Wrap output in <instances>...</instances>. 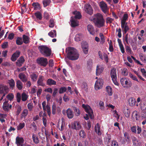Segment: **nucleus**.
I'll use <instances>...</instances> for the list:
<instances>
[{"instance_id": "nucleus-34", "label": "nucleus", "mask_w": 146, "mask_h": 146, "mask_svg": "<svg viewBox=\"0 0 146 146\" xmlns=\"http://www.w3.org/2000/svg\"><path fill=\"white\" fill-rule=\"evenodd\" d=\"M106 90L109 96H111L113 94L112 90L110 86H106Z\"/></svg>"}, {"instance_id": "nucleus-22", "label": "nucleus", "mask_w": 146, "mask_h": 146, "mask_svg": "<svg viewBox=\"0 0 146 146\" xmlns=\"http://www.w3.org/2000/svg\"><path fill=\"white\" fill-rule=\"evenodd\" d=\"M125 85H124L123 87L124 88L126 89L130 88L132 85L131 82L127 79L126 80H125Z\"/></svg>"}, {"instance_id": "nucleus-26", "label": "nucleus", "mask_w": 146, "mask_h": 146, "mask_svg": "<svg viewBox=\"0 0 146 146\" xmlns=\"http://www.w3.org/2000/svg\"><path fill=\"white\" fill-rule=\"evenodd\" d=\"M139 113L136 111H133L132 114V117L133 118H135L137 121L139 119Z\"/></svg>"}, {"instance_id": "nucleus-43", "label": "nucleus", "mask_w": 146, "mask_h": 146, "mask_svg": "<svg viewBox=\"0 0 146 146\" xmlns=\"http://www.w3.org/2000/svg\"><path fill=\"white\" fill-rule=\"evenodd\" d=\"M28 110L27 109H24L21 113V117L23 118V117H26L28 114Z\"/></svg>"}, {"instance_id": "nucleus-2", "label": "nucleus", "mask_w": 146, "mask_h": 146, "mask_svg": "<svg viewBox=\"0 0 146 146\" xmlns=\"http://www.w3.org/2000/svg\"><path fill=\"white\" fill-rule=\"evenodd\" d=\"M93 19L95 25L98 28H100L105 26V21L102 14L99 13L96 14Z\"/></svg>"}, {"instance_id": "nucleus-23", "label": "nucleus", "mask_w": 146, "mask_h": 146, "mask_svg": "<svg viewBox=\"0 0 146 146\" xmlns=\"http://www.w3.org/2000/svg\"><path fill=\"white\" fill-rule=\"evenodd\" d=\"M130 106H133L135 105L136 102L135 99L133 97L130 98L128 100Z\"/></svg>"}, {"instance_id": "nucleus-19", "label": "nucleus", "mask_w": 146, "mask_h": 146, "mask_svg": "<svg viewBox=\"0 0 146 146\" xmlns=\"http://www.w3.org/2000/svg\"><path fill=\"white\" fill-rule=\"evenodd\" d=\"M110 75L112 78H117L116 70L115 68H113L110 71Z\"/></svg>"}, {"instance_id": "nucleus-52", "label": "nucleus", "mask_w": 146, "mask_h": 146, "mask_svg": "<svg viewBox=\"0 0 146 146\" xmlns=\"http://www.w3.org/2000/svg\"><path fill=\"white\" fill-rule=\"evenodd\" d=\"M79 135L80 137L83 138H85L86 137V134L85 131L83 130H81L79 132Z\"/></svg>"}, {"instance_id": "nucleus-60", "label": "nucleus", "mask_w": 146, "mask_h": 146, "mask_svg": "<svg viewBox=\"0 0 146 146\" xmlns=\"http://www.w3.org/2000/svg\"><path fill=\"white\" fill-rule=\"evenodd\" d=\"M22 110L21 107V106H19L17 108L16 112V115H18L20 113Z\"/></svg>"}, {"instance_id": "nucleus-51", "label": "nucleus", "mask_w": 146, "mask_h": 146, "mask_svg": "<svg viewBox=\"0 0 146 146\" xmlns=\"http://www.w3.org/2000/svg\"><path fill=\"white\" fill-rule=\"evenodd\" d=\"M42 3L44 7H46L49 5L50 3V1L49 0H43Z\"/></svg>"}, {"instance_id": "nucleus-50", "label": "nucleus", "mask_w": 146, "mask_h": 146, "mask_svg": "<svg viewBox=\"0 0 146 146\" xmlns=\"http://www.w3.org/2000/svg\"><path fill=\"white\" fill-rule=\"evenodd\" d=\"M137 127L136 125L133 126L131 127V130L132 133L134 134L137 133Z\"/></svg>"}, {"instance_id": "nucleus-17", "label": "nucleus", "mask_w": 146, "mask_h": 146, "mask_svg": "<svg viewBox=\"0 0 146 146\" xmlns=\"http://www.w3.org/2000/svg\"><path fill=\"white\" fill-rule=\"evenodd\" d=\"M24 142V140L23 138L17 136L16 139V143L18 146L21 145Z\"/></svg>"}, {"instance_id": "nucleus-38", "label": "nucleus", "mask_w": 146, "mask_h": 146, "mask_svg": "<svg viewBox=\"0 0 146 146\" xmlns=\"http://www.w3.org/2000/svg\"><path fill=\"white\" fill-rule=\"evenodd\" d=\"M23 43V42L22 41V38L21 37H17L16 40V44H17L20 45L22 44Z\"/></svg>"}, {"instance_id": "nucleus-44", "label": "nucleus", "mask_w": 146, "mask_h": 146, "mask_svg": "<svg viewBox=\"0 0 146 146\" xmlns=\"http://www.w3.org/2000/svg\"><path fill=\"white\" fill-rule=\"evenodd\" d=\"M73 110L75 112L76 115L77 116H79L80 114L79 109L76 107H73Z\"/></svg>"}, {"instance_id": "nucleus-36", "label": "nucleus", "mask_w": 146, "mask_h": 146, "mask_svg": "<svg viewBox=\"0 0 146 146\" xmlns=\"http://www.w3.org/2000/svg\"><path fill=\"white\" fill-rule=\"evenodd\" d=\"M35 15L37 19L41 20L42 19V14L39 11H37L35 13Z\"/></svg>"}, {"instance_id": "nucleus-32", "label": "nucleus", "mask_w": 146, "mask_h": 146, "mask_svg": "<svg viewBox=\"0 0 146 146\" xmlns=\"http://www.w3.org/2000/svg\"><path fill=\"white\" fill-rule=\"evenodd\" d=\"M32 137L33 141L35 144H38L39 143L40 141L37 136L33 134Z\"/></svg>"}, {"instance_id": "nucleus-12", "label": "nucleus", "mask_w": 146, "mask_h": 146, "mask_svg": "<svg viewBox=\"0 0 146 146\" xmlns=\"http://www.w3.org/2000/svg\"><path fill=\"white\" fill-rule=\"evenodd\" d=\"M20 54V52L19 51H17L12 55L11 58V60L13 62L16 61L17 58L19 57Z\"/></svg>"}, {"instance_id": "nucleus-6", "label": "nucleus", "mask_w": 146, "mask_h": 146, "mask_svg": "<svg viewBox=\"0 0 146 146\" xmlns=\"http://www.w3.org/2000/svg\"><path fill=\"white\" fill-rule=\"evenodd\" d=\"M36 62L38 64L44 67H45L48 64L47 59L43 57L37 58Z\"/></svg>"}, {"instance_id": "nucleus-25", "label": "nucleus", "mask_w": 146, "mask_h": 146, "mask_svg": "<svg viewBox=\"0 0 146 146\" xmlns=\"http://www.w3.org/2000/svg\"><path fill=\"white\" fill-rule=\"evenodd\" d=\"M8 82L10 88L13 89L15 87V83L14 80L13 79H11L8 80Z\"/></svg>"}, {"instance_id": "nucleus-58", "label": "nucleus", "mask_w": 146, "mask_h": 146, "mask_svg": "<svg viewBox=\"0 0 146 146\" xmlns=\"http://www.w3.org/2000/svg\"><path fill=\"white\" fill-rule=\"evenodd\" d=\"M122 74L124 76H127L128 75V70L126 68H124L122 70Z\"/></svg>"}, {"instance_id": "nucleus-14", "label": "nucleus", "mask_w": 146, "mask_h": 146, "mask_svg": "<svg viewBox=\"0 0 146 146\" xmlns=\"http://www.w3.org/2000/svg\"><path fill=\"white\" fill-rule=\"evenodd\" d=\"M85 11L88 14L90 15L93 13V10L90 4H87L86 5Z\"/></svg>"}, {"instance_id": "nucleus-33", "label": "nucleus", "mask_w": 146, "mask_h": 146, "mask_svg": "<svg viewBox=\"0 0 146 146\" xmlns=\"http://www.w3.org/2000/svg\"><path fill=\"white\" fill-rule=\"evenodd\" d=\"M29 37L28 36L25 35L23 36V41L25 44H28L29 43Z\"/></svg>"}, {"instance_id": "nucleus-54", "label": "nucleus", "mask_w": 146, "mask_h": 146, "mask_svg": "<svg viewBox=\"0 0 146 146\" xmlns=\"http://www.w3.org/2000/svg\"><path fill=\"white\" fill-rule=\"evenodd\" d=\"M128 18V17L127 14L125 13L124 14L123 16V18L121 20V21L125 22L127 20Z\"/></svg>"}, {"instance_id": "nucleus-61", "label": "nucleus", "mask_w": 146, "mask_h": 146, "mask_svg": "<svg viewBox=\"0 0 146 146\" xmlns=\"http://www.w3.org/2000/svg\"><path fill=\"white\" fill-rule=\"evenodd\" d=\"M48 114L49 116H50L51 114V110L49 105L47 104L46 106Z\"/></svg>"}, {"instance_id": "nucleus-30", "label": "nucleus", "mask_w": 146, "mask_h": 146, "mask_svg": "<svg viewBox=\"0 0 146 146\" xmlns=\"http://www.w3.org/2000/svg\"><path fill=\"white\" fill-rule=\"evenodd\" d=\"M87 29L90 34L92 35L94 34V29L92 25H88L87 26Z\"/></svg>"}, {"instance_id": "nucleus-29", "label": "nucleus", "mask_w": 146, "mask_h": 146, "mask_svg": "<svg viewBox=\"0 0 146 146\" xmlns=\"http://www.w3.org/2000/svg\"><path fill=\"white\" fill-rule=\"evenodd\" d=\"M46 84L48 86L55 85L56 84V82L51 79L49 78L47 80Z\"/></svg>"}, {"instance_id": "nucleus-18", "label": "nucleus", "mask_w": 146, "mask_h": 146, "mask_svg": "<svg viewBox=\"0 0 146 146\" xmlns=\"http://www.w3.org/2000/svg\"><path fill=\"white\" fill-rule=\"evenodd\" d=\"M95 130L96 132L98 135H100L102 134V132L100 130V127L98 123H97L95 126Z\"/></svg>"}, {"instance_id": "nucleus-46", "label": "nucleus", "mask_w": 146, "mask_h": 146, "mask_svg": "<svg viewBox=\"0 0 146 146\" xmlns=\"http://www.w3.org/2000/svg\"><path fill=\"white\" fill-rule=\"evenodd\" d=\"M21 98V94L19 92H18L17 93L16 96V98L17 102L19 103L20 102Z\"/></svg>"}, {"instance_id": "nucleus-21", "label": "nucleus", "mask_w": 146, "mask_h": 146, "mask_svg": "<svg viewBox=\"0 0 146 146\" xmlns=\"http://www.w3.org/2000/svg\"><path fill=\"white\" fill-rule=\"evenodd\" d=\"M16 82V86L17 89L19 90H22L23 87V83L19 80H17Z\"/></svg>"}, {"instance_id": "nucleus-45", "label": "nucleus", "mask_w": 146, "mask_h": 146, "mask_svg": "<svg viewBox=\"0 0 146 146\" xmlns=\"http://www.w3.org/2000/svg\"><path fill=\"white\" fill-rule=\"evenodd\" d=\"M28 98V96L25 93H23L21 95L22 100L23 101H26Z\"/></svg>"}, {"instance_id": "nucleus-5", "label": "nucleus", "mask_w": 146, "mask_h": 146, "mask_svg": "<svg viewBox=\"0 0 146 146\" xmlns=\"http://www.w3.org/2000/svg\"><path fill=\"white\" fill-rule=\"evenodd\" d=\"M99 5L102 11L104 13H106L109 10L106 3L104 1H102L100 2Z\"/></svg>"}, {"instance_id": "nucleus-62", "label": "nucleus", "mask_w": 146, "mask_h": 146, "mask_svg": "<svg viewBox=\"0 0 146 146\" xmlns=\"http://www.w3.org/2000/svg\"><path fill=\"white\" fill-rule=\"evenodd\" d=\"M27 107L29 111H31L33 108V104L30 103H29L27 104Z\"/></svg>"}, {"instance_id": "nucleus-27", "label": "nucleus", "mask_w": 146, "mask_h": 146, "mask_svg": "<svg viewBox=\"0 0 146 146\" xmlns=\"http://www.w3.org/2000/svg\"><path fill=\"white\" fill-rule=\"evenodd\" d=\"M71 20H70L71 26L72 27H75L78 25V22H77L76 20L74 19L72 17H71Z\"/></svg>"}, {"instance_id": "nucleus-20", "label": "nucleus", "mask_w": 146, "mask_h": 146, "mask_svg": "<svg viewBox=\"0 0 146 146\" xmlns=\"http://www.w3.org/2000/svg\"><path fill=\"white\" fill-rule=\"evenodd\" d=\"M30 76L32 81L35 82L37 80L38 75L36 74L35 72H33L30 75Z\"/></svg>"}, {"instance_id": "nucleus-1", "label": "nucleus", "mask_w": 146, "mask_h": 146, "mask_svg": "<svg viewBox=\"0 0 146 146\" xmlns=\"http://www.w3.org/2000/svg\"><path fill=\"white\" fill-rule=\"evenodd\" d=\"M67 53V57L70 60H74L78 59L79 57V54L77 50L72 47H69L66 50Z\"/></svg>"}, {"instance_id": "nucleus-39", "label": "nucleus", "mask_w": 146, "mask_h": 146, "mask_svg": "<svg viewBox=\"0 0 146 146\" xmlns=\"http://www.w3.org/2000/svg\"><path fill=\"white\" fill-rule=\"evenodd\" d=\"M73 13L75 15L74 17L76 19H80L81 18V15L79 12H74Z\"/></svg>"}, {"instance_id": "nucleus-37", "label": "nucleus", "mask_w": 146, "mask_h": 146, "mask_svg": "<svg viewBox=\"0 0 146 146\" xmlns=\"http://www.w3.org/2000/svg\"><path fill=\"white\" fill-rule=\"evenodd\" d=\"M32 6L34 9H40V5L38 3L34 2L32 3Z\"/></svg>"}, {"instance_id": "nucleus-28", "label": "nucleus", "mask_w": 146, "mask_h": 146, "mask_svg": "<svg viewBox=\"0 0 146 146\" xmlns=\"http://www.w3.org/2000/svg\"><path fill=\"white\" fill-rule=\"evenodd\" d=\"M104 68L102 67H99L98 65L96 69V74L97 75H100L103 71Z\"/></svg>"}, {"instance_id": "nucleus-56", "label": "nucleus", "mask_w": 146, "mask_h": 146, "mask_svg": "<svg viewBox=\"0 0 146 146\" xmlns=\"http://www.w3.org/2000/svg\"><path fill=\"white\" fill-rule=\"evenodd\" d=\"M140 58L141 60L144 63H146V56L145 55L142 54L140 55Z\"/></svg>"}, {"instance_id": "nucleus-63", "label": "nucleus", "mask_w": 146, "mask_h": 146, "mask_svg": "<svg viewBox=\"0 0 146 146\" xmlns=\"http://www.w3.org/2000/svg\"><path fill=\"white\" fill-rule=\"evenodd\" d=\"M99 105L100 107V109L102 110H103L104 108V102L101 101L99 102Z\"/></svg>"}, {"instance_id": "nucleus-53", "label": "nucleus", "mask_w": 146, "mask_h": 146, "mask_svg": "<svg viewBox=\"0 0 146 146\" xmlns=\"http://www.w3.org/2000/svg\"><path fill=\"white\" fill-rule=\"evenodd\" d=\"M56 106L55 104L53 103L52 104V113L53 115H54L56 113Z\"/></svg>"}, {"instance_id": "nucleus-31", "label": "nucleus", "mask_w": 146, "mask_h": 146, "mask_svg": "<svg viewBox=\"0 0 146 146\" xmlns=\"http://www.w3.org/2000/svg\"><path fill=\"white\" fill-rule=\"evenodd\" d=\"M2 107L4 110L8 111L9 109H11L12 105L9 104H3Z\"/></svg>"}, {"instance_id": "nucleus-13", "label": "nucleus", "mask_w": 146, "mask_h": 146, "mask_svg": "<svg viewBox=\"0 0 146 146\" xmlns=\"http://www.w3.org/2000/svg\"><path fill=\"white\" fill-rule=\"evenodd\" d=\"M25 60L23 56H21L17 60L16 62V65L19 67H21L23 64Z\"/></svg>"}, {"instance_id": "nucleus-3", "label": "nucleus", "mask_w": 146, "mask_h": 146, "mask_svg": "<svg viewBox=\"0 0 146 146\" xmlns=\"http://www.w3.org/2000/svg\"><path fill=\"white\" fill-rule=\"evenodd\" d=\"M38 49L40 52L45 57L50 56L52 54L51 49L45 45L38 46Z\"/></svg>"}, {"instance_id": "nucleus-57", "label": "nucleus", "mask_w": 146, "mask_h": 146, "mask_svg": "<svg viewBox=\"0 0 146 146\" xmlns=\"http://www.w3.org/2000/svg\"><path fill=\"white\" fill-rule=\"evenodd\" d=\"M125 50L127 52L129 53L130 54H131L132 51L130 47L128 45L125 46Z\"/></svg>"}, {"instance_id": "nucleus-24", "label": "nucleus", "mask_w": 146, "mask_h": 146, "mask_svg": "<svg viewBox=\"0 0 146 146\" xmlns=\"http://www.w3.org/2000/svg\"><path fill=\"white\" fill-rule=\"evenodd\" d=\"M123 112L126 117L128 118L129 117L130 115V111L127 108H124Z\"/></svg>"}, {"instance_id": "nucleus-47", "label": "nucleus", "mask_w": 146, "mask_h": 146, "mask_svg": "<svg viewBox=\"0 0 146 146\" xmlns=\"http://www.w3.org/2000/svg\"><path fill=\"white\" fill-rule=\"evenodd\" d=\"M6 98L10 101H11L14 98V95L12 93L9 94L7 96Z\"/></svg>"}, {"instance_id": "nucleus-11", "label": "nucleus", "mask_w": 146, "mask_h": 146, "mask_svg": "<svg viewBox=\"0 0 146 146\" xmlns=\"http://www.w3.org/2000/svg\"><path fill=\"white\" fill-rule=\"evenodd\" d=\"M133 145L134 146H142V143L135 136L131 138Z\"/></svg>"}, {"instance_id": "nucleus-64", "label": "nucleus", "mask_w": 146, "mask_h": 146, "mask_svg": "<svg viewBox=\"0 0 146 146\" xmlns=\"http://www.w3.org/2000/svg\"><path fill=\"white\" fill-rule=\"evenodd\" d=\"M113 20V19L109 17H108L106 19V23H111Z\"/></svg>"}, {"instance_id": "nucleus-40", "label": "nucleus", "mask_w": 146, "mask_h": 146, "mask_svg": "<svg viewBox=\"0 0 146 146\" xmlns=\"http://www.w3.org/2000/svg\"><path fill=\"white\" fill-rule=\"evenodd\" d=\"M83 51L85 54H87L88 52V45H82Z\"/></svg>"}, {"instance_id": "nucleus-10", "label": "nucleus", "mask_w": 146, "mask_h": 146, "mask_svg": "<svg viewBox=\"0 0 146 146\" xmlns=\"http://www.w3.org/2000/svg\"><path fill=\"white\" fill-rule=\"evenodd\" d=\"M44 77L42 75H40L37 81V86H41L44 87L45 86V84L44 82Z\"/></svg>"}, {"instance_id": "nucleus-48", "label": "nucleus", "mask_w": 146, "mask_h": 146, "mask_svg": "<svg viewBox=\"0 0 146 146\" xmlns=\"http://www.w3.org/2000/svg\"><path fill=\"white\" fill-rule=\"evenodd\" d=\"M50 24L49 27L50 28H53L54 27L55 25L54 20L53 19H50L49 21Z\"/></svg>"}, {"instance_id": "nucleus-59", "label": "nucleus", "mask_w": 146, "mask_h": 146, "mask_svg": "<svg viewBox=\"0 0 146 146\" xmlns=\"http://www.w3.org/2000/svg\"><path fill=\"white\" fill-rule=\"evenodd\" d=\"M82 88L86 90L87 88V86L86 82H83L81 85Z\"/></svg>"}, {"instance_id": "nucleus-8", "label": "nucleus", "mask_w": 146, "mask_h": 146, "mask_svg": "<svg viewBox=\"0 0 146 146\" xmlns=\"http://www.w3.org/2000/svg\"><path fill=\"white\" fill-rule=\"evenodd\" d=\"M82 127L80 122L74 121L71 123V128L73 129L79 130L81 129Z\"/></svg>"}, {"instance_id": "nucleus-42", "label": "nucleus", "mask_w": 146, "mask_h": 146, "mask_svg": "<svg viewBox=\"0 0 146 146\" xmlns=\"http://www.w3.org/2000/svg\"><path fill=\"white\" fill-rule=\"evenodd\" d=\"M82 35L81 34H76L75 37V40L77 42H78L82 38Z\"/></svg>"}, {"instance_id": "nucleus-7", "label": "nucleus", "mask_w": 146, "mask_h": 146, "mask_svg": "<svg viewBox=\"0 0 146 146\" xmlns=\"http://www.w3.org/2000/svg\"><path fill=\"white\" fill-rule=\"evenodd\" d=\"M103 80L102 78L98 79L95 82L94 85L96 90H98L102 88L103 84Z\"/></svg>"}, {"instance_id": "nucleus-49", "label": "nucleus", "mask_w": 146, "mask_h": 146, "mask_svg": "<svg viewBox=\"0 0 146 146\" xmlns=\"http://www.w3.org/2000/svg\"><path fill=\"white\" fill-rule=\"evenodd\" d=\"M67 88L64 86L61 87L59 90V93L60 94H62L66 92L67 90Z\"/></svg>"}, {"instance_id": "nucleus-9", "label": "nucleus", "mask_w": 146, "mask_h": 146, "mask_svg": "<svg viewBox=\"0 0 146 146\" xmlns=\"http://www.w3.org/2000/svg\"><path fill=\"white\" fill-rule=\"evenodd\" d=\"M9 90V87L3 84H0V94L4 93H7Z\"/></svg>"}, {"instance_id": "nucleus-55", "label": "nucleus", "mask_w": 146, "mask_h": 146, "mask_svg": "<svg viewBox=\"0 0 146 146\" xmlns=\"http://www.w3.org/2000/svg\"><path fill=\"white\" fill-rule=\"evenodd\" d=\"M25 126V123H20L19 125L17 126V129L19 130L23 129Z\"/></svg>"}, {"instance_id": "nucleus-15", "label": "nucleus", "mask_w": 146, "mask_h": 146, "mask_svg": "<svg viewBox=\"0 0 146 146\" xmlns=\"http://www.w3.org/2000/svg\"><path fill=\"white\" fill-rule=\"evenodd\" d=\"M19 78L23 82H25L28 80L27 78L26 75L23 73H20L19 74Z\"/></svg>"}, {"instance_id": "nucleus-16", "label": "nucleus", "mask_w": 146, "mask_h": 146, "mask_svg": "<svg viewBox=\"0 0 146 146\" xmlns=\"http://www.w3.org/2000/svg\"><path fill=\"white\" fill-rule=\"evenodd\" d=\"M66 113L67 117L69 119H72L74 116L72 110L70 108H68L66 110Z\"/></svg>"}, {"instance_id": "nucleus-35", "label": "nucleus", "mask_w": 146, "mask_h": 146, "mask_svg": "<svg viewBox=\"0 0 146 146\" xmlns=\"http://www.w3.org/2000/svg\"><path fill=\"white\" fill-rule=\"evenodd\" d=\"M48 35L52 38L55 37L56 36V32L55 30H54L49 32Z\"/></svg>"}, {"instance_id": "nucleus-41", "label": "nucleus", "mask_w": 146, "mask_h": 146, "mask_svg": "<svg viewBox=\"0 0 146 146\" xmlns=\"http://www.w3.org/2000/svg\"><path fill=\"white\" fill-rule=\"evenodd\" d=\"M124 136L125 139V141L127 143H129L130 141V137H129V134L126 132H125L124 133Z\"/></svg>"}, {"instance_id": "nucleus-4", "label": "nucleus", "mask_w": 146, "mask_h": 146, "mask_svg": "<svg viewBox=\"0 0 146 146\" xmlns=\"http://www.w3.org/2000/svg\"><path fill=\"white\" fill-rule=\"evenodd\" d=\"M82 107L84 109L85 111L89 115L91 119H93L94 117L93 111L91 108L88 105H85L83 104L82 105Z\"/></svg>"}]
</instances>
